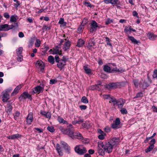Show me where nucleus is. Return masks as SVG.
<instances>
[{"instance_id": "obj_1", "label": "nucleus", "mask_w": 157, "mask_h": 157, "mask_svg": "<svg viewBox=\"0 0 157 157\" xmlns=\"http://www.w3.org/2000/svg\"><path fill=\"white\" fill-rule=\"evenodd\" d=\"M113 147L109 142L104 144L102 142L98 143V151L99 155L103 156L105 155V152L110 153L113 150Z\"/></svg>"}, {"instance_id": "obj_2", "label": "nucleus", "mask_w": 157, "mask_h": 157, "mask_svg": "<svg viewBox=\"0 0 157 157\" xmlns=\"http://www.w3.org/2000/svg\"><path fill=\"white\" fill-rule=\"evenodd\" d=\"M12 90V88H10L6 89L2 92V100L3 102H7L10 99V94Z\"/></svg>"}, {"instance_id": "obj_3", "label": "nucleus", "mask_w": 157, "mask_h": 157, "mask_svg": "<svg viewBox=\"0 0 157 157\" xmlns=\"http://www.w3.org/2000/svg\"><path fill=\"white\" fill-rule=\"evenodd\" d=\"M18 26L17 23H15L14 25H9L7 24H4L0 26V31H6L12 29Z\"/></svg>"}, {"instance_id": "obj_4", "label": "nucleus", "mask_w": 157, "mask_h": 157, "mask_svg": "<svg viewBox=\"0 0 157 157\" xmlns=\"http://www.w3.org/2000/svg\"><path fill=\"white\" fill-rule=\"evenodd\" d=\"M75 150L77 154L80 155H83L87 151L86 148L81 145L76 146L75 148Z\"/></svg>"}, {"instance_id": "obj_5", "label": "nucleus", "mask_w": 157, "mask_h": 157, "mask_svg": "<svg viewBox=\"0 0 157 157\" xmlns=\"http://www.w3.org/2000/svg\"><path fill=\"white\" fill-rule=\"evenodd\" d=\"M90 32L91 33H93L96 31L97 28H100V27L95 21H92L90 23Z\"/></svg>"}, {"instance_id": "obj_6", "label": "nucleus", "mask_w": 157, "mask_h": 157, "mask_svg": "<svg viewBox=\"0 0 157 157\" xmlns=\"http://www.w3.org/2000/svg\"><path fill=\"white\" fill-rule=\"evenodd\" d=\"M68 135L72 139L76 138L79 139H81L82 138V136L79 132L74 133L72 131L68 132Z\"/></svg>"}, {"instance_id": "obj_7", "label": "nucleus", "mask_w": 157, "mask_h": 157, "mask_svg": "<svg viewBox=\"0 0 157 157\" xmlns=\"http://www.w3.org/2000/svg\"><path fill=\"white\" fill-rule=\"evenodd\" d=\"M36 67L40 69L41 72L43 71L45 66L44 63L41 60H38L36 63Z\"/></svg>"}, {"instance_id": "obj_8", "label": "nucleus", "mask_w": 157, "mask_h": 157, "mask_svg": "<svg viewBox=\"0 0 157 157\" xmlns=\"http://www.w3.org/2000/svg\"><path fill=\"white\" fill-rule=\"evenodd\" d=\"M120 139L118 138H113L110 140L109 142L113 147L118 145L120 142Z\"/></svg>"}, {"instance_id": "obj_9", "label": "nucleus", "mask_w": 157, "mask_h": 157, "mask_svg": "<svg viewBox=\"0 0 157 157\" xmlns=\"http://www.w3.org/2000/svg\"><path fill=\"white\" fill-rule=\"evenodd\" d=\"M43 87H41L39 86H37L35 88H34V89L33 92H32V93H33V94L35 93L39 94L40 93L43 92Z\"/></svg>"}, {"instance_id": "obj_10", "label": "nucleus", "mask_w": 157, "mask_h": 157, "mask_svg": "<svg viewBox=\"0 0 157 157\" xmlns=\"http://www.w3.org/2000/svg\"><path fill=\"white\" fill-rule=\"evenodd\" d=\"M60 144L64 148V149L65 150L66 152H67L68 153H70L71 148L66 143L63 141H61Z\"/></svg>"}, {"instance_id": "obj_11", "label": "nucleus", "mask_w": 157, "mask_h": 157, "mask_svg": "<svg viewBox=\"0 0 157 157\" xmlns=\"http://www.w3.org/2000/svg\"><path fill=\"white\" fill-rule=\"evenodd\" d=\"M103 69L105 71L109 73H111L115 71H117V67L111 70L110 67L107 65L104 66Z\"/></svg>"}, {"instance_id": "obj_12", "label": "nucleus", "mask_w": 157, "mask_h": 157, "mask_svg": "<svg viewBox=\"0 0 157 157\" xmlns=\"http://www.w3.org/2000/svg\"><path fill=\"white\" fill-rule=\"evenodd\" d=\"M98 139L101 140H103L106 136V134L100 129L98 130Z\"/></svg>"}, {"instance_id": "obj_13", "label": "nucleus", "mask_w": 157, "mask_h": 157, "mask_svg": "<svg viewBox=\"0 0 157 157\" xmlns=\"http://www.w3.org/2000/svg\"><path fill=\"white\" fill-rule=\"evenodd\" d=\"M147 36L150 40H155L157 37V35L150 32L147 33Z\"/></svg>"}, {"instance_id": "obj_14", "label": "nucleus", "mask_w": 157, "mask_h": 157, "mask_svg": "<svg viewBox=\"0 0 157 157\" xmlns=\"http://www.w3.org/2000/svg\"><path fill=\"white\" fill-rule=\"evenodd\" d=\"M33 121V113H32L30 112L29 114L27 117L26 121L28 124H30Z\"/></svg>"}, {"instance_id": "obj_15", "label": "nucleus", "mask_w": 157, "mask_h": 157, "mask_svg": "<svg viewBox=\"0 0 157 157\" xmlns=\"http://www.w3.org/2000/svg\"><path fill=\"white\" fill-rule=\"evenodd\" d=\"M125 100H124L120 99L117 100L116 105H118L119 108H122L123 106Z\"/></svg>"}, {"instance_id": "obj_16", "label": "nucleus", "mask_w": 157, "mask_h": 157, "mask_svg": "<svg viewBox=\"0 0 157 157\" xmlns=\"http://www.w3.org/2000/svg\"><path fill=\"white\" fill-rule=\"evenodd\" d=\"M52 54H58L60 55H62V51L60 50L59 48L57 46L52 51Z\"/></svg>"}, {"instance_id": "obj_17", "label": "nucleus", "mask_w": 157, "mask_h": 157, "mask_svg": "<svg viewBox=\"0 0 157 157\" xmlns=\"http://www.w3.org/2000/svg\"><path fill=\"white\" fill-rule=\"evenodd\" d=\"M40 113L45 116L46 118L50 119L51 117V113L48 112H46L44 111H41Z\"/></svg>"}, {"instance_id": "obj_18", "label": "nucleus", "mask_w": 157, "mask_h": 157, "mask_svg": "<svg viewBox=\"0 0 157 157\" xmlns=\"http://www.w3.org/2000/svg\"><path fill=\"white\" fill-rule=\"evenodd\" d=\"M118 0H104L103 2L106 4L110 3L113 5L117 4Z\"/></svg>"}, {"instance_id": "obj_19", "label": "nucleus", "mask_w": 157, "mask_h": 157, "mask_svg": "<svg viewBox=\"0 0 157 157\" xmlns=\"http://www.w3.org/2000/svg\"><path fill=\"white\" fill-rule=\"evenodd\" d=\"M124 32L127 34H130L131 31L135 32L136 30L131 28V26L126 27L124 29Z\"/></svg>"}, {"instance_id": "obj_20", "label": "nucleus", "mask_w": 157, "mask_h": 157, "mask_svg": "<svg viewBox=\"0 0 157 157\" xmlns=\"http://www.w3.org/2000/svg\"><path fill=\"white\" fill-rule=\"evenodd\" d=\"M71 46V42L69 41H67L64 44L63 48L64 51H67L69 48Z\"/></svg>"}, {"instance_id": "obj_21", "label": "nucleus", "mask_w": 157, "mask_h": 157, "mask_svg": "<svg viewBox=\"0 0 157 157\" xmlns=\"http://www.w3.org/2000/svg\"><path fill=\"white\" fill-rule=\"evenodd\" d=\"M66 62H65V61H63L61 60L57 64V66L59 68H62L65 65H66Z\"/></svg>"}, {"instance_id": "obj_22", "label": "nucleus", "mask_w": 157, "mask_h": 157, "mask_svg": "<svg viewBox=\"0 0 157 157\" xmlns=\"http://www.w3.org/2000/svg\"><path fill=\"white\" fill-rule=\"evenodd\" d=\"M119 85V83H112L109 84L108 87H109L110 89H114L117 87Z\"/></svg>"}, {"instance_id": "obj_23", "label": "nucleus", "mask_w": 157, "mask_h": 157, "mask_svg": "<svg viewBox=\"0 0 157 157\" xmlns=\"http://www.w3.org/2000/svg\"><path fill=\"white\" fill-rule=\"evenodd\" d=\"M95 42L94 39H91L88 42V47L89 48H90L91 47L95 45Z\"/></svg>"}, {"instance_id": "obj_24", "label": "nucleus", "mask_w": 157, "mask_h": 157, "mask_svg": "<svg viewBox=\"0 0 157 157\" xmlns=\"http://www.w3.org/2000/svg\"><path fill=\"white\" fill-rule=\"evenodd\" d=\"M128 38L132 41V43L134 44H137L138 43H140L139 41L137 40L134 37L132 36H128Z\"/></svg>"}, {"instance_id": "obj_25", "label": "nucleus", "mask_w": 157, "mask_h": 157, "mask_svg": "<svg viewBox=\"0 0 157 157\" xmlns=\"http://www.w3.org/2000/svg\"><path fill=\"white\" fill-rule=\"evenodd\" d=\"M18 17L16 15H13L10 17V21L11 22H14L12 25H14V24L16 22L17 20L18 19ZM16 23H17L16 22Z\"/></svg>"}, {"instance_id": "obj_26", "label": "nucleus", "mask_w": 157, "mask_h": 157, "mask_svg": "<svg viewBox=\"0 0 157 157\" xmlns=\"http://www.w3.org/2000/svg\"><path fill=\"white\" fill-rule=\"evenodd\" d=\"M83 68L86 74H89L91 73L92 70L87 66H84Z\"/></svg>"}, {"instance_id": "obj_27", "label": "nucleus", "mask_w": 157, "mask_h": 157, "mask_svg": "<svg viewBox=\"0 0 157 157\" xmlns=\"http://www.w3.org/2000/svg\"><path fill=\"white\" fill-rule=\"evenodd\" d=\"M19 137V134H13L11 136H7V138L9 139H14L16 138H17Z\"/></svg>"}, {"instance_id": "obj_28", "label": "nucleus", "mask_w": 157, "mask_h": 157, "mask_svg": "<svg viewBox=\"0 0 157 157\" xmlns=\"http://www.w3.org/2000/svg\"><path fill=\"white\" fill-rule=\"evenodd\" d=\"M21 96L25 98H28L30 99H31V96L28 93L25 92L22 94Z\"/></svg>"}, {"instance_id": "obj_29", "label": "nucleus", "mask_w": 157, "mask_h": 157, "mask_svg": "<svg viewBox=\"0 0 157 157\" xmlns=\"http://www.w3.org/2000/svg\"><path fill=\"white\" fill-rule=\"evenodd\" d=\"M84 44V41L80 39L78 41L77 46L79 47H81L83 46Z\"/></svg>"}, {"instance_id": "obj_30", "label": "nucleus", "mask_w": 157, "mask_h": 157, "mask_svg": "<svg viewBox=\"0 0 157 157\" xmlns=\"http://www.w3.org/2000/svg\"><path fill=\"white\" fill-rule=\"evenodd\" d=\"M20 90V87L19 86H17L14 89L13 92L11 94V96H13L15 94H16Z\"/></svg>"}, {"instance_id": "obj_31", "label": "nucleus", "mask_w": 157, "mask_h": 157, "mask_svg": "<svg viewBox=\"0 0 157 157\" xmlns=\"http://www.w3.org/2000/svg\"><path fill=\"white\" fill-rule=\"evenodd\" d=\"M58 121L60 123H63L68 124V123L67 121L64 120L61 117H58L57 119Z\"/></svg>"}, {"instance_id": "obj_32", "label": "nucleus", "mask_w": 157, "mask_h": 157, "mask_svg": "<svg viewBox=\"0 0 157 157\" xmlns=\"http://www.w3.org/2000/svg\"><path fill=\"white\" fill-rule=\"evenodd\" d=\"M59 23L63 26H65L67 24V23L64 21V19L62 18H61L60 19Z\"/></svg>"}, {"instance_id": "obj_33", "label": "nucleus", "mask_w": 157, "mask_h": 157, "mask_svg": "<svg viewBox=\"0 0 157 157\" xmlns=\"http://www.w3.org/2000/svg\"><path fill=\"white\" fill-rule=\"evenodd\" d=\"M48 62L51 63L52 64H53L54 63V58L52 56H49L48 58Z\"/></svg>"}, {"instance_id": "obj_34", "label": "nucleus", "mask_w": 157, "mask_h": 157, "mask_svg": "<svg viewBox=\"0 0 157 157\" xmlns=\"http://www.w3.org/2000/svg\"><path fill=\"white\" fill-rule=\"evenodd\" d=\"M154 147V145L151 144L145 150V152L147 153L151 151Z\"/></svg>"}, {"instance_id": "obj_35", "label": "nucleus", "mask_w": 157, "mask_h": 157, "mask_svg": "<svg viewBox=\"0 0 157 157\" xmlns=\"http://www.w3.org/2000/svg\"><path fill=\"white\" fill-rule=\"evenodd\" d=\"M12 109V106L10 104L7 105V108L6 109V111L8 113H10Z\"/></svg>"}, {"instance_id": "obj_36", "label": "nucleus", "mask_w": 157, "mask_h": 157, "mask_svg": "<svg viewBox=\"0 0 157 157\" xmlns=\"http://www.w3.org/2000/svg\"><path fill=\"white\" fill-rule=\"evenodd\" d=\"M81 101L84 103L87 104L88 103V100L85 96L83 97L81 100Z\"/></svg>"}, {"instance_id": "obj_37", "label": "nucleus", "mask_w": 157, "mask_h": 157, "mask_svg": "<svg viewBox=\"0 0 157 157\" xmlns=\"http://www.w3.org/2000/svg\"><path fill=\"white\" fill-rule=\"evenodd\" d=\"M41 41L40 39H37L35 43V46L36 47H39L40 45Z\"/></svg>"}, {"instance_id": "obj_38", "label": "nucleus", "mask_w": 157, "mask_h": 157, "mask_svg": "<svg viewBox=\"0 0 157 157\" xmlns=\"http://www.w3.org/2000/svg\"><path fill=\"white\" fill-rule=\"evenodd\" d=\"M117 100L115 98L112 97L110 98L109 102L111 103V102H112L113 103L114 105H115L116 104Z\"/></svg>"}, {"instance_id": "obj_39", "label": "nucleus", "mask_w": 157, "mask_h": 157, "mask_svg": "<svg viewBox=\"0 0 157 157\" xmlns=\"http://www.w3.org/2000/svg\"><path fill=\"white\" fill-rule=\"evenodd\" d=\"M84 25L82 24V25L79 26V27L78 28V33H80L82 32V30L84 28Z\"/></svg>"}, {"instance_id": "obj_40", "label": "nucleus", "mask_w": 157, "mask_h": 157, "mask_svg": "<svg viewBox=\"0 0 157 157\" xmlns=\"http://www.w3.org/2000/svg\"><path fill=\"white\" fill-rule=\"evenodd\" d=\"M148 86V84L147 82H144L142 85L141 84H140V86L144 88H146Z\"/></svg>"}, {"instance_id": "obj_41", "label": "nucleus", "mask_w": 157, "mask_h": 157, "mask_svg": "<svg viewBox=\"0 0 157 157\" xmlns=\"http://www.w3.org/2000/svg\"><path fill=\"white\" fill-rule=\"evenodd\" d=\"M47 129L48 131L51 132H54L55 130L54 127L52 126H48Z\"/></svg>"}, {"instance_id": "obj_42", "label": "nucleus", "mask_w": 157, "mask_h": 157, "mask_svg": "<svg viewBox=\"0 0 157 157\" xmlns=\"http://www.w3.org/2000/svg\"><path fill=\"white\" fill-rule=\"evenodd\" d=\"M83 120L82 119H80L79 121H75L73 122V124H80L83 123Z\"/></svg>"}, {"instance_id": "obj_43", "label": "nucleus", "mask_w": 157, "mask_h": 157, "mask_svg": "<svg viewBox=\"0 0 157 157\" xmlns=\"http://www.w3.org/2000/svg\"><path fill=\"white\" fill-rule=\"evenodd\" d=\"M81 140L84 144H88L89 142V140L87 138H84L82 137Z\"/></svg>"}, {"instance_id": "obj_44", "label": "nucleus", "mask_w": 157, "mask_h": 157, "mask_svg": "<svg viewBox=\"0 0 157 157\" xmlns=\"http://www.w3.org/2000/svg\"><path fill=\"white\" fill-rule=\"evenodd\" d=\"M83 4L84 5L87 7H92V5L91 4L88 2L86 1L83 2Z\"/></svg>"}, {"instance_id": "obj_45", "label": "nucleus", "mask_w": 157, "mask_h": 157, "mask_svg": "<svg viewBox=\"0 0 157 157\" xmlns=\"http://www.w3.org/2000/svg\"><path fill=\"white\" fill-rule=\"evenodd\" d=\"M98 86L97 85H92L89 87V89L91 90H94L97 89Z\"/></svg>"}, {"instance_id": "obj_46", "label": "nucleus", "mask_w": 157, "mask_h": 157, "mask_svg": "<svg viewBox=\"0 0 157 157\" xmlns=\"http://www.w3.org/2000/svg\"><path fill=\"white\" fill-rule=\"evenodd\" d=\"M118 125L116 124V123H113L112 124V128L113 129H117L119 128L118 127Z\"/></svg>"}, {"instance_id": "obj_47", "label": "nucleus", "mask_w": 157, "mask_h": 157, "mask_svg": "<svg viewBox=\"0 0 157 157\" xmlns=\"http://www.w3.org/2000/svg\"><path fill=\"white\" fill-rule=\"evenodd\" d=\"M152 76L153 78H157V70L154 71Z\"/></svg>"}, {"instance_id": "obj_48", "label": "nucleus", "mask_w": 157, "mask_h": 157, "mask_svg": "<svg viewBox=\"0 0 157 157\" xmlns=\"http://www.w3.org/2000/svg\"><path fill=\"white\" fill-rule=\"evenodd\" d=\"M114 123L116 124H117L118 125L120 124V120L119 118H117L116 119L115 121L114 122Z\"/></svg>"}, {"instance_id": "obj_49", "label": "nucleus", "mask_w": 157, "mask_h": 157, "mask_svg": "<svg viewBox=\"0 0 157 157\" xmlns=\"http://www.w3.org/2000/svg\"><path fill=\"white\" fill-rule=\"evenodd\" d=\"M104 130L106 132H109L110 131V128L108 126H106L104 128Z\"/></svg>"}, {"instance_id": "obj_50", "label": "nucleus", "mask_w": 157, "mask_h": 157, "mask_svg": "<svg viewBox=\"0 0 157 157\" xmlns=\"http://www.w3.org/2000/svg\"><path fill=\"white\" fill-rule=\"evenodd\" d=\"M34 43V41L33 39H31L29 42L28 44L29 47H32L33 46Z\"/></svg>"}, {"instance_id": "obj_51", "label": "nucleus", "mask_w": 157, "mask_h": 157, "mask_svg": "<svg viewBox=\"0 0 157 157\" xmlns=\"http://www.w3.org/2000/svg\"><path fill=\"white\" fill-rule=\"evenodd\" d=\"M103 98L105 99H108L110 98V95L109 94L103 95Z\"/></svg>"}, {"instance_id": "obj_52", "label": "nucleus", "mask_w": 157, "mask_h": 157, "mask_svg": "<svg viewBox=\"0 0 157 157\" xmlns=\"http://www.w3.org/2000/svg\"><path fill=\"white\" fill-rule=\"evenodd\" d=\"M88 21V19L86 18H85L83 20L82 24L84 25L87 23Z\"/></svg>"}, {"instance_id": "obj_53", "label": "nucleus", "mask_w": 157, "mask_h": 157, "mask_svg": "<svg viewBox=\"0 0 157 157\" xmlns=\"http://www.w3.org/2000/svg\"><path fill=\"white\" fill-rule=\"evenodd\" d=\"M121 113L123 114L127 113V111L125 109L123 108L121 110Z\"/></svg>"}, {"instance_id": "obj_54", "label": "nucleus", "mask_w": 157, "mask_h": 157, "mask_svg": "<svg viewBox=\"0 0 157 157\" xmlns=\"http://www.w3.org/2000/svg\"><path fill=\"white\" fill-rule=\"evenodd\" d=\"M57 81L56 79H51L50 81V83L52 84L55 83Z\"/></svg>"}, {"instance_id": "obj_55", "label": "nucleus", "mask_w": 157, "mask_h": 157, "mask_svg": "<svg viewBox=\"0 0 157 157\" xmlns=\"http://www.w3.org/2000/svg\"><path fill=\"white\" fill-rule=\"evenodd\" d=\"M79 107L81 110H85L86 109L87 107L85 105H82L80 106Z\"/></svg>"}, {"instance_id": "obj_56", "label": "nucleus", "mask_w": 157, "mask_h": 157, "mask_svg": "<svg viewBox=\"0 0 157 157\" xmlns=\"http://www.w3.org/2000/svg\"><path fill=\"white\" fill-rule=\"evenodd\" d=\"M55 59L57 63L60 60H59V56L57 55H56L55 56Z\"/></svg>"}, {"instance_id": "obj_57", "label": "nucleus", "mask_w": 157, "mask_h": 157, "mask_svg": "<svg viewBox=\"0 0 157 157\" xmlns=\"http://www.w3.org/2000/svg\"><path fill=\"white\" fill-rule=\"evenodd\" d=\"M43 29H45L46 30H50L51 29V27H48L47 25H45L43 26Z\"/></svg>"}, {"instance_id": "obj_58", "label": "nucleus", "mask_w": 157, "mask_h": 157, "mask_svg": "<svg viewBox=\"0 0 157 157\" xmlns=\"http://www.w3.org/2000/svg\"><path fill=\"white\" fill-rule=\"evenodd\" d=\"M155 143V139H152L150 141V144H153V145H154V144Z\"/></svg>"}, {"instance_id": "obj_59", "label": "nucleus", "mask_w": 157, "mask_h": 157, "mask_svg": "<svg viewBox=\"0 0 157 157\" xmlns=\"http://www.w3.org/2000/svg\"><path fill=\"white\" fill-rule=\"evenodd\" d=\"M68 58L66 56H63V57L62 59L61 60H63V61H65V62L68 60Z\"/></svg>"}, {"instance_id": "obj_60", "label": "nucleus", "mask_w": 157, "mask_h": 157, "mask_svg": "<svg viewBox=\"0 0 157 157\" xmlns=\"http://www.w3.org/2000/svg\"><path fill=\"white\" fill-rule=\"evenodd\" d=\"M88 152L90 154H93L94 152V150L90 149L88 151Z\"/></svg>"}, {"instance_id": "obj_61", "label": "nucleus", "mask_w": 157, "mask_h": 157, "mask_svg": "<svg viewBox=\"0 0 157 157\" xmlns=\"http://www.w3.org/2000/svg\"><path fill=\"white\" fill-rule=\"evenodd\" d=\"M134 84L136 87L138 86V81L137 80H135L133 81Z\"/></svg>"}, {"instance_id": "obj_62", "label": "nucleus", "mask_w": 157, "mask_h": 157, "mask_svg": "<svg viewBox=\"0 0 157 157\" xmlns=\"http://www.w3.org/2000/svg\"><path fill=\"white\" fill-rule=\"evenodd\" d=\"M4 17L6 18H9L10 17V15L8 13H4Z\"/></svg>"}, {"instance_id": "obj_63", "label": "nucleus", "mask_w": 157, "mask_h": 157, "mask_svg": "<svg viewBox=\"0 0 157 157\" xmlns=\"http://www.w3.org/2000/svg\"><path fill=\"white\" fill-rule=\"evenodd\" d=\"M61 149L59 145L58 144H57L56 145V150L57 151Z\"/></svg>"}, {"instance_id": "obj_64", "label": "nucleus", "mask_w": 157, "mask_h": 157, "mask_svg": "<svg viewBox=\"0 0 157 157\" xmlns=\"http://www.w3.org/2000/svg\"><path fill=\"white\" fill-rule=\"evenodd\" d=\"M152 109H153V111L154 112L157 113V108L155 107L154 106H153L152 107Z\"/></svg>"}]
</instances>
